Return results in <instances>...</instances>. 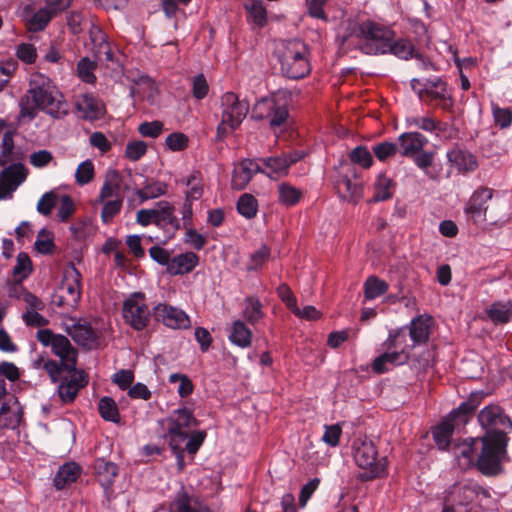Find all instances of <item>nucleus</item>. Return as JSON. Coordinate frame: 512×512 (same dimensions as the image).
<instances>
[{
    "label": "nucleus",
    "instance_id": "obj_1",
    "mask_svg": "<svg viewBox=\"0 0 512 512\" xmlns=\"http://www.w3.org/2000/svg\"><path fill=\"white\" fill-rule=\"evenodd\" d=\"M19 107V117L29 121L35 119L39 111L55 119L68 115L62 93L49 77L39 72L31 74L29 88L21 97Z\"/></svg>",
    "mask_w": 512,
    "mask_h": 512
},
{
    "label": "nucleus",
    "instance_id": "obj_2",
    "mask_svg": "<svg viewBox=\"0 0 512 512\" xmlns=\"http://www.w3.org/2000/svg\"><path fill=\"white\" fill-rule=\"evenodd\" d=\"M166 422L169 445L176 456L178 468L182 471L185 466L184 450L194 455L203 444L206 432H191V429L198 425V421L193 412L186 407L174 410Z\"/></svg>",
    "mask_w": 512,
    "mask_h": 512
},
{
    "label": "nucleus",
    "instance_id": "obj_3",
    "mask_svg": "<svg viewBox=\"0 0 512 512\" xmlns=\"http://www.w3.org/2000/svg\"><path fill=\"white\" fill-rule=\"evenodd\" d=\"M356 47L366 55H385L389 41L395 37L394 30L372 19L357 22L351 31Z\"/></svg>",
    "mask_w": 512,
    "mask_h": 512
},
{
    "label": "nucleus",
    "instance_id": "obj_4",
    "mask_svg": "<svg viewBox=\"0 0 512 512\" xmlns=\"http://www.w3.org/2000/svg\"><path fill=\"white\" fill-rule=\"evenodd\" d=\"M276 55L282 74L290 79L303 78L311 71L308 47L300 40L282 41L276 49Z\"/></svg>",
    "mask_w": 512,
    "mask_h": 512
},
{
    "label": "nucleus",
    "instance_id": "obj_5",
    "mask_svg": "<svg viewBox=\"0 0 512 512\" xmlns=\"http://www.w3.org/2000/svg\"><path fill=\"white\" fill-rule=\"evenodd\" d=\"M405 329L391 331L388 338L382 344L385 352L377 356L372 364V370L377 374L390 371L393 367L406 364L410 359L411 349L406 344Z\"/></svg>",
    "mask_w": 512,
    "mask_h": 512
},
{
    "label": "nucleus",
    "instance_id": "obj_6",
    "mask_svg": "<svg viewBox=\"0 0 512 512\" xmlns=\"http://www.w3.org/2000/svg\"><path fill=\"white\" fill-rule=\"evenodd\" d=\"M508 440L506 434H494L480 438L482 448L477 456L476 466L482 474L493 476L501 471V463L507 458Z\"/></svg>",
    "mask_w": 512,
    "mask_h": 512
},
{
    "label": "nucleus",
    "instance_id": "obj_7",
    "mask_svg": "<svg viewBox=\"0 0 512 512\" xmlns=\"http://www.w3.org/2000/svg\"><path fill=\"white\" fill-rule=\"evenodd\" d=\"M483 397L482 392L472 393L467 401L453 410L447 419L433 430V438L440 449L449 447L454 427L468 422L469 415L477 408Z\"/></svg>",
    "mask_w": 512,
    "mask_h": 512
},
{
    "label": "nucleus",
    "instance_id": "obj_8",
    "mask_svg": "<svg viewBox=\"0 0 512 512\" xmlns=\"http://www.w3.org/2000/svg\"><path fill=\"white\" fill-rule=\"evenodd\" d=\"M252 118L267 121L273 130L285 127L289 118L286 98L275 95L260 99L252 109Z\"/></svg>",
    "mask_w": 512,
    "mask_h": 512
},
{
    "label": "nucleus",
    "instance_id": "obj_9",
    "mask_svg": "<svg viewBox=\"0 0 512 512\" xmlns=\"http://www.w3.org/2000/svg\"><path fill=\"white\" fill-rule=\"evenodd\" d=\"M81 281L82 275L72 264L64 272L63 281L58 294L53 297V303L59 307L75 308L82 294Z\"/></svg>",
    "mask_w": 512,
    "mask_h": 512
},
{
    "label": "nucleus",
    "instance_id": "obj_10",
    "mask_svg": "<svg viewBox=\"0 0 512 512\" xmlns=\"http://www.w3.org/2000/svg\"><path fill=\"white\" fill-rule=\"evenodd\" d=\"M122 316L124 322L136 331L144 330L150 323V310L143 293L131 294L123 302Z\"/></svg>",
    "mask_w": 512,
    "mask_h": 512
},
{
    "label": "nucleus",
    "instance_id": "obj_11",
    "mask_svg": "<svg viewBox=\"0 0 512 512\" xmlns=\"http://www.w3.org/2000/svg\"><path fill=\"white\" fill-rule=\"evenodd\" d=\"M419 99L430 106L439 107L444 111H450L453 107V99L447 89V84L440 78L428 79L419 91Z\"/></svg>",
    "mask_w": 512,
    "mask_h": 512
},
{
    "label": "nucleus",
    "instance_id": "obj_12",
    "mask_svg": "<svg viewBox=\"0 0 512 512\" xmlns=\"http://www.w3.org/2000/svg\"><path fill=\"white\" fill-rule=\"evenodd\" d=\"M478 421L481 427L486 431L484 436L494 434H506V429H512V421L503 409L498 405H488L484 407L479 415Z\"/></svg>",
    "mask_w": 512,
    "mask_h": 512
},
{
    "label": "nucleus",
    "instance_id": "obj_13",
    "mask_svg": "<svg viewBox=\"0 0 512 512\" xmlns=\"http://www.w3.org/2000/svg\"><path fill=\"white\" fill-rule=\"evenodd\" d=\"M221 107L223 122L228 123L231 130L240 126L249 111V104L240 100L233 92H226L222 95Z\"/></svg>",
    "mask_w": 512,
    "mask_h": 512
},
{
    "label": "nucleus",
    "instance_id": "obj_14",
    "mask_svg": "<svg viewBox=\"0 0 512 512\" xmlns=\"http://www.w3.org/2000/svg\"><path fill=\"white\" fill-rule=\"evenodd\" d=\"M302 157L303 155L300 152L294 151L279 156L260 158L258 162L261 164V173L271 179H278L288 175L290 166Z\"/></svg>",
    "mask_w": 512,
    "mask_h": 512
},
{
    "label": "nucleus",
    "instance_id": "obj_15",
    "mask_svg": "<svg viewBox=\"0 0 512 512\" xmlns=\"http://www.w3.org/2000/svg\"><path fill=\"white\" fill-rule=\"evenodd\" d=\"M377 449L371 441H361L354 443V460L362 469L369 470L365 474L366 479H372L380 475L382 467L376 463Z\"/></svg>",
    "mask_w": 512,
    "mask_h": 512
},
{
    "label": "nucleus",
    "instance_id": "obj_16",
    "mask_svg": "<svg viewBox=\"0 0 512 512\" xmlns=\"http://www.w3.org/2000/svg\"><path fill=\"white\" fill-rule=\"evenodd\" d=\"M27 176L28 169L20 162L4 168L0 173V200L11 198Z\"/></svg>",
    "mask_w": 512,
    "mask_h": 512
},
{
    "label": "nucleus",
    "instance_id": "obj_17",
    "mask_svg": "<svg viewBox=\"0 0 512 512\" xmlns=\"http://www.w3.org/2000/svg\"><path fill=\"white\" fill-rule=\"evenodd\" d=\"M493 197V190L487 187H481L474 191L465 205L464 213L474 223L486 221L488 211V201Z\"/></svg>",
    "mask_w": 512,
    "mask_h": 512
},
{
    "label": "nucleus",
    "instance_id": "obj_18",
    "mask_svg": "<svg viewBox=\"0 0 512 512\" xmlns=\"http://www.w3.org/2000/svg\"><path fill=\"white\" fill-rule=\"evenodd\" d=\"M154 315L157 321L173 329H186L190 327L188 315L181 309L160 303L154 308Z\"/></svg>",
    "mask_w": 512,
    "mask_h": 512
},
{
    "label": "nucleus",
    "instance_id": "obj_19",
    "mask_svg": "<svg viewBox=\"0 0 512 512\" xmlns=\"http://www.w3.org/2000/svg\"><path fill=\"white\" fill-rule=\"evenodd\" d=\"M69 378H64L58 386V396L63 404L72 403L77 397L81 388L88 383L87 375L84 371H72Z\"/></svg>",
    "mask_w": 512,
    "mask_h": 512
},
{
    "label": "nucleus",
    "instance_id": "obj_20",
    "mask_svg": "<svg viewBox=\"0 0 512 512\" xmlns=\"http://www.w3.org/2000/svg\"><path fill=\"white\" fill-rule=\"evenodd\" d=\"M129 190L128 185H124V178L119 171L115 169L107 170L103 185L99 191L96 202H103L106 199H115L123 197L121 194Z\"/></svg>",
    "mask_w": 512,
    "mask_h": 512
},
{
    "label": "nucleus",
    "instance_id": "obj_21",
    "mask_svg": "<svg viewBox=\"0 0 512 512\" xmlns=\"http://www.w3.org/2000/svg\"><path fill=\"white\" fill-rule=\"evenodd\" d=\"M75 107L80 116L88 120L100 119L105 112L103 102L93 94L85 93L76 97Z\"/></svg>",
    "mask_w": 512,
    "mask_h": 512
},
{
    "label": "nucleus",
    "instance_id": "obj_22",
    "mask_svg": "<svg viewBox=\"0 0 512 512\" xmlns=\"http://www.w3.org/2000/svg\"><path fill=\"white\" fill-rule=\"evenodd\" d=\"M262 168L258 160L244 159L235 165L232 175V188L242 190L250 182L253 175L261 173Z\"/></svg>",
    "mask_w": 512,
    "mask_h": 512
},
{
    "label": "nucleus",
    "instance_id": "obj_23",
    "mask_svg": "<svg viewBox=\"0 0 512 512\" xmlns=\"http://www.w3.org/2000/svg\"><path fill=\"white\" fill-rule=\"evenodd\" d=\"M335 185L340 197L344 200L355 201L362 196V182L354 170L349 174H340Z\"/></svg>",
    "mask_w": 512,
    "mask_h": 512
},
{
    "label": "nucleus",
    "instance_id": "obj_24",
    "mask_svg": "<svg viewBox=\"0 0 512 512\" xmlns=\"http://www.w3.org/2000/svg\"><path fill=\"white\" fill-rule=\"evenodd\" d=\"M398 148L402 157L411 158L428 144V138L420 132H404L398 136Z\"/></svg>",
    "mask_w": 512,
    "mask_h": 512
},
{
    "label": "nucleus",
    "instance_id": "obj_25",
    "mask_svg": "<svg viewBox=\"0 0 512 512\" xmlns=\"http://www.w3.org/2000/svg\"><path fill=\"white\" fill-rule=\"evenodd\" d=\"M51 347L53 353L63 362L66 371L71 372L76 369L77 351L66 336L59 334Z\"/></svg>",
    "mask_w": 512,
    "mask_h": 512
},
{
    "label": "nucleus",
    "instance_id": "obj_26",
    "mask_svg": "<svg viewBox=\"0 0 512 512\" xmlns=\"http://www.w3.org/2000/svg\"><path fill=\"white\" fill-rule=\"evenodd\" d=\"M133 98L146 101L150 105L158 102L159 91L155 82L148 76H141L130 89Z\"/></svg>",
    "mask_w": 512,
    "mask_h": 512
},
{
    "label": "nucleus",
    "instance_id": "obj_27",
    "mask_svg": "<svg viewBox=\"0 0 512 512\" xmlns=\"http://www.w3.org/2000/svg\"><path fill=\"white\" fill-rule=\"evenodd\" d=\"M174 206L168 201H159L155 206V225L175 232L180 229L179 219L174 214Z\"/></svg>",
    "mask_w": 512,
    "mask_h": 512
},
{
    "label": "nucleus",
    "instance_id": "obj_28",
    "mask_svg": "<svg viewBox=\"0 0 512 512\" xmlns=\"http://www.w3.org/2000/svg\"><path fill=\"white\" fill-rule=\"evenodd\" d=\"M71 338L85 348H92L97 343V335L91 325L79 320L66 329Z\"/></svg>",
    "mask_w": 512,
    "mask_h": 512
},
{
    "label": "nucleus",
    "instance_id": "obj_29",
    "mask_svg": "<svg viewBox=\"0 0 512 512\" xmlns=\"http://www.w3.org/2000/svg\"><path fill=\"white\" fill-rule=\"evenodd\" d=\"M89 35L90 40L94 46L95 56L99 60L112 61L113 54L110 47V44L107 41V36L100 28V26L96 25L92 20L89 21Z\"/></svg>",
    "mask_w": 512,
    "mask_h": 512
},
{
    "label": "nucleus",
    "instance_id": "obj_30",
    "mask_svg": "<svg viewBox=\"0 0 512 512\" xmlns=\"http://www.w3.org/2000/svg\"><path fill=\"white\" fill-rule=\"evenodd\" d=\"M26 303L25 311L21 318L29 327H45L49 324V320L42 316L39 312L44 310L45 304L38 297H29Z\"/></svg>",
    "mask_w": 512,
    "mask_h": 512
},
{
    "label": "nucleus",
    "instance_id": "obj_31",
    "mask_svg": "<svg viewBox=\"0 0 512 512\" xmlns=\"http://www.w3.org/2000/svg\"><path fill=\"white\" fill-rule=\"evenodd\" d=\"M479 439L470 438L461 443H454L452 445V451L455 457L458 460V464L462 469H468L472 467V465L476 464V459L474 456L475 444Z\"/></svg>",
    "mask_w": 512,
    "mask_h": 512
},
{
    "label": "nucleus",
    "instance_id": "obj_32",
    "mask_svg": "<svg viewBox=\"0 0 512 512\" xmlns=\"http://www.w3.org/2000/svg\"><path fill=\"white\" fill-rule=\"evenodd\" d=\"M447 158L452 165L463 173L474 171L478 166L476 157L472 153L458 147L451 149L447 153Z\"/></svg>",
    "mask_w": 512,
    "mask_h": 512
},
{
    "label": "nucleus",
    "instance_id": "obj_33",
    "mask_svg": "<svg viewBox=\"0 0 512 512\" xmlns=\"http://www.w3.org/2000/svg\"><path fill=\"white\" fill-rule=\"evenodd\" d=\"M94 469L98 482L106 491L109 490L118 475L117 465L100 458L95 461Z\"/></svg>",
    "mask_w": 512,
    "mask_h": 512
},
{
    "label": "nucleus",
    "instance_id": "obj_34",
    "mask_svg": "<svg viewBox=\"0 0 512 512\" xmlns=\"http://www.w3.org/2000/svg\"><path fill=\"white\" fill-rule=\"evenodd\" d=\"M430 317L418 316L413 319L409 326V335L413 341L409 348L412 350L416 345L423 344L428 341L430 335Z\"/></svg>",
    "mask_w": 512,
    "mask_h": 512
},
{
    "label": "nucleus",
    "instance_id": "obj_35",
    "mask_svg": "<svg viewBox=\"0 0 512 512\" xmlns=\"http://www.w3.org/2000/svg\"><path fill=\"white\" fill-rule=\"evenodd\" d=\"M199 262V257L194 252L182 253L171 259L168 267V273L171 275H180L191 272Z\"/></svg>",
    "mask_w": 512,
    "mask_h": 512
},
{
    "label": "nucleus",
    "instance_id": "obj_36",
    "mask_svg": "<svg viewBox=\"0 0 512 512\" xmlns=\"http://www.w3.org/2000/svg\"><path fill=\"white\" fill-rule=\"evenodd\" d=\"M81 469L74 463H66L61 466L54 477V485L57 489H63L71 483L75 482L80 476Z\"/></svg>",
    "mask_w": 512,
    "mask_h": 512
},
{
    "label": "nucleus",
    "instance_id": "obj_37",
    "mask_svg": "<svg viewBox=\"0 0 512 512\" xmlns=\"http://www.w3.org/2000/svg\"><path fill=\"white\" fill-rule=\"evenodd\" d=\"M5 395L6 387L0 385V427L15 429L21 421V416L18 411L12 412L9 405L3 401Z\"/></svg>",
    "mask_w": 512,
    "mask_h": 512
},
{
    "label": "nucleus",
    "instance_id": "obj_38",
    "mask_svg": "<svg viewBox=\"0 0 512 512\" xmlns=\"http://www.w3.org/2000/svg\"><path fill=\"white\" fill-rule=\"evenodd\" d=\"M388 46V48H385V54L390 53L403 60H408L414 56V45L408 39L392 37Z\"/></svg>",
    "mask_w": 512,
    "mask_h": 512
},
{
    "label": "nucleus",
    "instance_id": "obj_39",
    "mask_svg": "<svg viewBox=\"0 0 512 512\" xmlns=\"http://www.w3.org/2000/svg\"><path fill=\"white\" fill-rule=\"evenodd\" d=\"M167 188L168 186L164 182L147 180L142 188L135 190V194L140 202H144L165 195Z\"/></svg>",
    "mask_w": 512,
    "mask_h": 512
},
{
    "label": "nucleus",
    "instance_id": "obj_40",
    "mask_svg": "<svg viewBox=\"0 0 512 512\" xmlns=\"http://www.w3.org/2000/svg\"><path fill=\"white\" fill-rule=\"evenodd\" d=\"M487 315L495 324H504L510 321L512 317V303L495 302L487 309Z\"/></svg>",
    "mask_w": 512,
    "mask_h": 512
},
{
    "label": "nucleus",
    "instance_id": "obj_41",
    "mask_svg": "<svg viewBox=\"0 0 512 512\" xmlns=\"http://www.w3.org/2000/svg\"><path fill=\"white\" fill-rule=\"evenodd\" d=\"M252 333L244 322L238 320L233 323L232 331L229 336L231 342L241 348H246L251 344Z\"/></svg>",
    "mask_w": 512,
    "mask_h": 512
},
{
    "label": "nucleus",
    "instance_id": "obj_42",
    "mask_svg": "<svg viewBox=\"0 0 512 512\" xmlns=\"http://www.w3.org/2000/svg\"><path fill=\"white\" fill-rule=\"evenodd\" d=\"M187 186L186 200L195 201L202 197L204 185L202 175L199 171H193L185 180Z\"/></svg>",
    "mask_w": 512,
    "mask_h": 512
},
{
    "label": "nucleus",
    "instance_id": "obj_43",
    "mask_svg": "<svg viewBox=\"0 0 512 512\" xmlns=\"http://www.w3.org/2000/svg\"><path fill=\"white\" fill-rule=\"evenodd\" d=\"M407 127L417 128L425 132L441 131V122L430 115L410 116L406 119Z\"/></svg>",
    "mask_w": 512,
    "mask_h": 512
},
{
    "label": "nucleus",
    "instance_id": "obj_44",
    "mask_svg": "<svg viewBox=\"0 0 512 512\" xmlns=\"http://www.w3.org/2000/svg\"><path fill=\"white\" fill-rule=\"evenodd\" d=\"M98 411L105 421L118 423L120 421V413L115 400L111 397H102L98 402Z\"/></svg>",
    "mask_w": 512,
    "mask_h": 512
},
{
    "label": "nucleus",
    "instance_id": "obj_45",
    "mask_svg": "<svg viewBox=\"0 0 512 512\" xmlns=\"http://www.w3.org/2000/svg\"><path fill=\"white\" fill-rule=\"evenodd\" d=\"M481 487L476 483H463L454 488L453 494L457 495L459 504L466 505L473 502L479 495Z\"/></svg>",
    "mask_w": 512,
    "mask_h": 512
},
{
    "label": "nucleus",
    "instance_id": "obj_46",
    "mask_svg": "<svg viewBox=\"0 0 512 512\" xmlns=\"http://www.w3.org/2000/svg\"><path fill=\"white\" fill-rule=\"evenodd\" d=\"M388 284L377 276H370L364 283V297L373 300L388 291Z\"/></svg>",
    "mask_w": 512,
    "mask_h": 512
},
{
    "label": "nucleus",
    "instance_id": "obj_47",
    "mask_svg": "<svg viewBox=\"0 0 512 512\" xmlns=\"http://www.w3.org/2000/svg\"><path fill=\"white\" fill-rule=\"evenodd\" d=\"M102 205L101 220L103 223H110L115 216H117L123 207V197H116L115 199H106L103 202H98Z\"/></svg>",
    "mask_w": 512,
    "mask_h": 512
},
{
    "label": "nucleus",
    "instance_id": "obj_48",
    "mask_svg": "<svg viewBox=\"0 0 512 512\" xmlns=\"http://www.w3.org/2000/svg\"><path fill=\"white\" fill-rule=\"evenodd\" d=\"M53 17L49 9L41 8L27 20V29L32 32L42 31Z\"/></svg>",
    "mask_w": 512,
    "mask_h": 512
},
{
    "label": "nucleus",
    "instance_id": "obj_49",
    "mask_svg": "<svg viewBox=\"0 0 512 512\" xmlns=\"http://www.w3.org/2000/svg\"><path fill=\"white\" fill-rule=\"evenodd\" d=\"M243 316L251 324H255L263 318L264 313L262 311V304L259 299L255 297H248L245 299Z\"/></svg>",
    "mask_w": 512,
    "mask_h": 512
},
{
    "label": "nucleus",
    "instance_id": "obj_50",
    "mask_svg": "<svg viewBox=\"0 0 512 512\" xmlns=\"http://www.w3.org/2000/svg\"><path fill=\"white\" fill-rule=\"evenodd\" d=\"M237 210L243 217L252 219L257 214L258 202L253 195L245 193L240 196L237 202Z\"/></svg>",
    "mask_w": 512,
    "mask_h": 512
},
{
    "label": "nucleus",
    "instance_id": "obj_51",
    "mask_svg": "<svg viewBox=\"0 0 512 512\" xmlns=\"http://www.w3.org/2000/svg\"><path fill=\"white\" fill-rule=\"evenodd\" d=\"M279 201L285 206H293L299 202L302 192L288 183H282L278 187Z\"/></svg>",
    "mask_w": 512,
    "mask_h": 512
},
{
    "label": "nucleus",
    "instance_id": "obj_52",
    "mask_svg": "<svg viewBox=\"0 0 512 512\" xmlns=\"http://www.w3.org/2000/svg\"><path fill=\"white\" fill-rule=\"evenodd\" d=\"M393 186V181L384 176L380 175L374 185V201H385L392 197V191L391 188Z\"/></svg>",
    "mask_w": 512,
    "mask_h": 512
},
{
    "label": "nucleus",
    "instance_id": "obj_53",
    "mask_svg": "<svg viewBox=\"0 0 512 512\" xmlns=\"http://www.w3.org/2000/svg\"><path fill=\"white\" fill-rule=\"evenodd\" d=\"M246 8L257 26L263 27L266 24L267 12L261 0H251L250 5H247Z\"/></svg>",
    "mask_w": 512,
    "mask_h": 512
},
{
    "label": "nucleus",
    "instance_id": "obj_54",
    "mask_svg": "<svg viewBox=\"0 0 512 512\" xmlns=\"http://www.w3.org/2000/svg\"><path fill=\"white\" fill-rule=\"evenodd\" d=\"M170 512H195L194 499L190 498L187 493H180L170 504Z\"/></svg>",
    "mask_w": 512,
    "mask_h": 512
},
{
    "label": "nucleus",
    "instance_id": "obj_55",
    "mask_svg": "<svg viewBox=\"0 0 512 512\" xmlns=\"http://www.w3.org/2000/svg\"><path fill=\"white\" fill-rule=\"evenodd\" d=\"M94 178V165L91 160H86L79 164L75 172L77 184L86 185Z\"/></svg>",
    "mask_w": 512,
    "mask_h": 512
},
{
    "label": "nucleus",
    "instance_id": "obj_56",
    "mask_svg": "<svg viewBox=\"0 0 512 512\" xmlns=\"http://www.w3.org/2000/svg\"><path fill=\"white\" fill-rule=\"evenodd\" d=\"M31 272V260L26 253H19L16 265L13 268V276L15 279L22 281Z\"/></svg>",
    "mask_w": 512,
    "mask_h": 512
},
{
    "label": "nucleus",
    "instance_id": "obj_57",
    "mask_svg": "<svg viewBox=\"0 0 512 512\" xmlns=\"http://www.w3.org/2000/svg\"><path fill=\"white\" fill-rule=\"evenodd\" d=\"M164 129V125L159 120H154L151 122L145 121L139 124L138 132L141 136L147 138H157L159 137Z\"/></svg>",
    "mask_w": 512,
    "mask_h": 512
},
{
    "label": "nucleus",
    "instance_id": "obj_58",
    "mask_svg": "<svg viewBox=\"0 0 512 512\" xmlns=\"http://www.w3.org/2000/svg\"><path fill=\"white\" fill-rule=\"evenodd\" d=\"M399 151L398 144L393 142H382L373 147V152L379 161H386Z\"/></svg>",
    "mask_w": 512,
    "mask_h": 512
},
{
    "label": "nucleus",
    "instance_id": "obj_59",
    "mask_svg": "<svg viewBox=\"0 0 512 512\" xmlns=\"http://www.w3.org/2000/svg\"><path fill=\"white\" fill-rule=\"evenodd\" d=\"M350 159L353 163L359 164L363 168H369L373 163L371 153L364 146L354 148L350 153Z\"/></svg>",
    "mask_w": 512,
    "mask_h": 512
},
{
    "label": "nucleus",
    "instance_id": "obj_60",
    "mask_svg": "<svg viewBox=\"0 0 512 512\" xmlns=\"http://www.w3.org/2000/svg\"><path fill=\"white\" fill-rule=\"evenodd\" d=\"M57 198L58 196L55 192H46L37 203V211L44 216L50 215L57 203Z\"/></svg>",
    "mask_w": 512,
    "mask_h": 512
},
{
    "label": "nucleus",
    "instance_id": "obj_61",
    "mask_svg": "<svg viewBox=\"0 0 512 512\" xmlns=\"http://www.w3.org/2000/svg\"><path fill=\"white\" fill-rule=\"evenodd\" d=\"M96 65L88 58L81 59L77 65L79 77L86 83H94L96 77L93 73Z\"/></svg>",
    "mask_w": 512,
    "mask_h": 512
},
{
    "label": "nucleus",
    "instance_id": "obj_62",
    "mask_svg": "<svg viewBox=\"0 0 512 512\" xmlns=\"http://www.w3.org/2000/svg\"><path fill=\"white\" fill-rule=\"evenodd\" d=\"M270 257V249L267 246H262L260 249L255 251L247 263V270H257L260 268Z\"/></svg>",
    "mask_w": 512,
    "mask_h": 512
},
{
    "label": "nucleus",
    "instance_id": "obj_63",
    "mask_svg": "<svg viewBox=\"0 0 512 512\" xmlns=\"http://www.w3.org/2000/svg\"><path fill=\"white\" fill-rule=\"evenodd\" d=\"M188 137L181 132H174L166 137L165 143L172 151H182L188 146Z\"/></svg>",
    "mask_w": 512,
    "mask_h": 512
},
{
    "label": "nucleus",
    "instance_id": "obj_64",
    "mask_svg": "<svg viewBox=\"0 0 512 512\" xmlns=\"http://www.w3.org/2000/svg\"><path fill=\"white\" fill-rule=\"evenodd\" d=\"M495 123L501 128H507L512 123V110L510 108H500L492 106Z\"/></svg>",
    "mask_w": 512,
    "mask_h": 512
}]
</instances>
